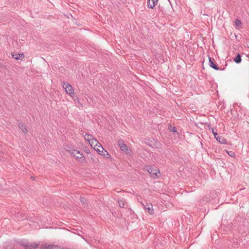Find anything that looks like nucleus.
I'll return each instance as SVG.
<instances>
[{"instance_id":"f257e3e1","label":"nucleus","mask_w":249,"mask_h":249,"mask_svg":"<svg viewBox=\"0 0 249 249\" xmlns=\"http://www.w3.org/2000/svg\"><path fill=\"white\" fill-rule=\"evenodd\" d=\"M145 170L149 173L150 177L154 179H157L160 176V170L155 167L153 168L151 166H146Z\"/></svg>"},{"instance_id":"f03ea898","label":"nucleus","mask_w":249,"mask_h":249,"mask_svg":"<svg viewBox=\"0 0 249 249\" xmlns=\"http://www.w3.org/2000/svg\"><path fill=\"white\" fill-rule=\"evenodd\" d=\"M71 155L74 156L76 160L81 162H84L85 161V158L83 155L82 152H80L77 149H72L70 151Z\"/></svg>"},{"instance_id":"7ed1b4c3","label":"nucleus","mask_w":249,"mask_h":249,"mask_svg":"<svg viewBox=\"0 0 249 249\" xmlns=\"http://www.w3.org/2000/svg\"><path fill=\"white\" fill-rule=\"evenodd\" d=\"M84 139L89 142L91 146L92 145H94L96 147L98 144H99V142L95 139L93 138L91 135L86 134L84 136Z\"/></svg>"},{"instance_id":"20e7f679","label":"nucleus","mask_w":249,"mask_h":249,"mask_svg":"<svg viewBox=\"0 0 249 249\" xmlns=\"http://www.w3.org/2000/svg\"><path fill=\"white\" fill-rule=\"evenodd\" d=\"M38 244L36 243H24L21 244V246L25 249H35L38 247Z\"/></svg>"},{"instance_id":"39448f33","label":"nucleus","mask_w":249,"mask_h":249,"mask_svg":"<svg viewBox=\"0 0 249 249\" xmlns=\"http://www.w3.org/2000/svg\"><path fill=\"white\" fill-rule=\"evenodd\" d=\"M63 88L65 89L66 92L69 95H71L74 93V90L72 87L68 83H64Z\"/></svg>"},{"instance_id":"423d86ee","label":"nucleus","mask_w":249,"mask_h":249,"mask_svg":"<svg viewBox=\"0 0 249 249\" xmlns=\"http://www.w3.org/2000/svg\"><path fill=\"white\" fill-rule=\"evenodd\" d=\"M214 59L213 58H211L210 57H209V66L213 69L215 70L218 71V70H224L225 68L223 69H220L219 68L217 65L214 63Z\"/></svg>"},{"instance_id":"0eeeda50","label":"nucleus","mask_w":249,"mask_h":249,"mask_svg":"<svg viewBox=\"0 0 249 249\" xmlns=\"http://www.w3.org/2000/svg\"><path fill=\"white\" fill-rule=\"evenodd\" d=\"M143 206H144V209L147 210V212L150 214H152L154 212V210L153 209V206L152 204L151 203H147V202H145V204H142Z\"/></svg>"},{"instance_id":"6e6552de","label":"nucleus","mask_w":249,"mask_h":249,"mask_svg":"<svg viewBox=\"0 0 249 249\" xmlns=\"http://www.w3.org/2000/svg\"><path fill=\"white\" fill-rule=\"evenodd\" d=\"M118 144L120 149L122 151H126L127 150V147L124 143V142L122 140H119L118 141Z\"/></svg>"},{"instance_id":"1a4fd4ad","label":"nucleus","mask_w":249,"mask_h":249,"mask_svg":"<svg viewBox=\"0 0 249 249\" xmlns=\"http://www.w3.org/2000/svg\"><path fill=\"white\" fill-rule=\"evenodd\" d=\"M215 138L216 139V140L220 143H221V144H226L227 143V141H226V139L224 138V137L223 136H219L218 134L217 135V136H216Z\"/></svg>"},{"instance_id":"9d476101","label":"nucleus","mask_w":249,"mask_h":249,"mask_svg":"<svg viewBox=\"0 0 249 249\" xmlns=\"http://www.w3.org/2000/svg\"><path fill=\"white\" fill-rule=\"evenodd\" d=\"M158 0H148L147 1V6L150 8H153L157 4Z\"/></svg>"},{"instance_id":"9b49d317","label":"nucleus","mask_w":249,"mask_h":249,"mask_svg":"<svg viewBox=\"0 0 249 249\" xmlns=\"http://www.w3.org/2000/svg\"><path fill=\"white\" fill-rule=\"evenodd\" d=\"M100 148L102 149L101 150V153H100V155H102L104 156L106 158H111L110 155L109 154L108 152L104 149L103 146H100Z\"/></svg>"},{"instance_id":"f8f14e48","label":"nucleus","mask_w":249,"mask_h":249,"mask_svg":"<svg viewBox=\"0 0 249 249\" xmlns=\"http://www.w3.org/2000/svg\"><path fill=\"white\" fill-rule=\"evenodd\" d=\"M18 126L20 129H21V130L24 134H26L28 130L26 127V125L23 123H18Z\"/></svg>"},{"instance_id":"ddd939ff","label":"nucleus","mask_w":249,"mask_h":249,"mask_svg":"<svg viewBox=\"0 0 249 249\" xmlns=\"http://www.w3.org/2000/svg\"><path fill=\"white\" fill-rule=\"evenodd\" d=\"M118 202L119 205V206L121 208H124L125 205V199L124 198H122V199H118Z\"/></svg>"},{"instance_id":"4468645a","label":"nucleus","mask_w":249,"mask_h":249,"mask_svg":"<svg viewBox=\"0 0 249 249\" xmlns=\"http://www.w3.org/2000/svg\"><path fill=\"white\" fill-rule=\"evenodd\" d=\"M234 61L236 63H239L241 62V56L240 54L238 53L236 56L234 58Z\"/></svg>"},{"instance_id":"2eb2a0df","label":"nucleus","mask_w":249,"mask_h":249,"mask_svg":"<svg viewBox=\"0 0 249 249\" xmlns=\"http://www.w3.org/2000/svg\"><path fill=\"white\" fill-rule=\"evenodd\" d=\"M209 127V129H212V132L213 133V135L214 136V137H215L216 136H217L218 134L217 133V130L216 129H214V128H212L210 125L208 126Z\"/></svg>"},{"instance_id":"dca6fc26","label":"nucleus","mask_w":249,"mask_h":249,"mask_svg":"<svg viewBox=\"0 0 249 249\" xmlns=\"http://www.w3.org/2000/svg\"><path fill=\"white\" fill-rule=\"evenodd\" d=\"M100 146H102L100 143L97 144V146L95 147L94 149L96 150V151L100 154L101 153L102 149L100 148Z\"/></svg>"},{"instance_id":"f3484780","label":"nucleus","mask_w":249,"mask_h":249,"mask_svg":"<svg viewBox=\"0 0 249 249\" xmlns=\"http://www.w3.org/2000/svg\"><path fill=\"white\" fill-rule=\"evenodd\" d=\"M168 129L172 132H176L177 128L175 127H172L171 124H170L168 126Z\"/></svg>"},{"instance_id":"a211bd4d","label":"nucleus","mask_w":249,"mask_h":249,"mask_svg":"<svg viewBox=\"0 0 249 249\" xmlns=\"http://www.w3.org/2000/svg\"><path fill=\"white\" fill-rule=\"evenodd\" d=\"M53 245H44L42 247L43 249H53Z\"/></svg>"},{"instance_id":"6ab92c4d","label":"nucleus","mask_w":249,"mask_h":249,"mask_svg":"<svg viewBox=\"0 0 249 249\" xmlns=\"http://www.w3.org/2000/svg\"><path fill=\"white\" fill-rule=\"evenodd\" d=\"M80 200L83 204H85L87 203L86 199L82 196L80 197Z\"/></svg>"},{"instance_id":"aec40b11","label":"nucleus","mask_w":249,"mask_h":249,"mask_svg":"<svg viewBox=\"0 0 249 249\" xmlns=\"http://www.w3.org/2000/svg\"><path fill=\"white\" fill-rule=\"evenodd\" d=\"M12 56L13 58L16 60H18L20 58L19 54H12Z\"/></svg>"},{"instance_id":"412c9836","label":"nucleus","mask_w":249,"mask_h":249,"mask_svg":"<svg viewBox=\"0 0 249 249\" xmlns=\"http://www.w3.org/2000/svg\"><path fill=\"white\" fill-rule=\"evenodd\" d=\"M234 22L236 26H239L241 24L240 20L238 19H236Z\"/></svg>"},{"instance_id":"4be33fe9","label":"nucleus","mask_w":249,"mask_h":249,"mask_svg":"<svg viewBox=\"0 0 249 249\" xmlns=\"http://www.w3.org/2000/svg\"><path fill=\"white\" fill-rule=\"evenodd\" d=\"M228 152V155L229 156H230L231 157H233L234 156V153L232 151H229V152Z\"/></svg>"},{"instance_id":"5701e85b","label":"nucleus","mask_w":249,"mask_h":249,"mask_svg":"<svg viewBox=\"0 0 249 249\" xmlns=\"http://www.w3.org/2000/svg\"><path fill=\"white\" fill-rule=\"evenodd\" d=\"M20 58H23L24 57V54L23 53H19Z\"/></svg>"},{"instance_id":"b1692460","label":"nucleus","mask_w":249,"mask_h":249,"mask_svg":"<svg viewBox=\"0 0 249 249\" xmlns=\"http://www.w3.org/2000/svg\"><path fill=\"white\" fill-rule=\"evenodd\" d=\"M69 249V248H64V249Z\"/></svg>"},{"instance_id":"393cba45","label":"nucleus","mask_w":249,"mask_h":249,"mask_svg":"<svg viewBox=\"0 0 249 249\" xmlns=\"http://www.w3.org/2000/svg\"><path fill=\"white\" fill-rule=\"evenodd\" d=\"M31 178H33L34 179H35L34 177H32Z\"/></svg>"}]
</instances>
